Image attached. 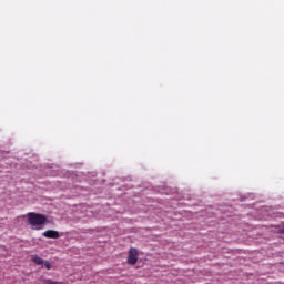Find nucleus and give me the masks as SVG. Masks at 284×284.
I'll return each instance as SVG.
<instances>
[{
  "instance_id": "nucleus-3",
  "label": "nucleus",
  "mask_w": 284,
  "mask_h": 284,
  "mask_svg": "<svg viewBox=\"0 0 284 284\" xmlns=\"http://www.w3.org/2000/svg\"><path fill=\"white\" fill-rule=\"evenodd\" d=\"M32 262L36 265H43L45 267V270H52V263H50L49 261H44L42 257H40L38 255L32 256Z\"/></svg>"
},
{
  "instance_id": "nucleus-2",
  "label": "nucleus",
  "mask_w": 284,
  "mask_h": 284,
  "mask_svg": "<svg viewBox=\"0 0 284 284\" xmlns=\"http://www.w3.org/2000/svg\"><path fill=\"white\" fill-rule=\"evenodd\" d=\"M126 262L129 265H136L139 262V251L136 248H130Z\"/></svg>"
},
{
  "instance_id": "nucleus-4",
  "label": "nucleus",
  "mask_w": 284,
  "mask_h": 284,
  "mask_svg": "<svg viewBox=\"0 0 284 284\" xmlns=\"http://www.w3.org/2000/svg\"><path fill=\"white\" fill-rule=\"evenodd\" d=\"M42 235L45 239H59L61 236L59 231H54V230H48V231L43 232Z\"/></svg>"
},
{
  "instance_id": "nucleus-1",
  "label": "nucleus",
  "mask_w": 284,
  "mask_h": 284,
  "mask_svg": "<svg viewBox=\"0 0 284 284\" xmlns=\"http://www.w3.org/2000/svg\"><path fill=\"white\" fill-rule=\"evenodd\" d=\"M28 221L33 230H43V225L48 222V217L39 213H28Z\"/></svg>"
},
{
  "instance_id": "nucleus-5",
  "label": "nucleus",
  "mask_w": 284,
  "mask_h": 284,
  "mask_svg": "<svg viewBox=\"0 0 284 284\" xmlns=\"http://www.w3.org/2000/svg\"><path fill=\"white\" fill-rule=\"evenodd\" d=\"M47 284H61V283L54 282V281H52V280H49V281H47Z\"/></svg>"
}]
</instances>
